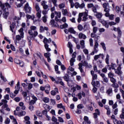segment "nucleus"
Masks as SVG:
<instances>
[{"label":"nucleus","instance_id":"nucleus-45","mask_svg":"<svg viewBox=\"0 0 124 124\" xmlns=\"http://www.w3.org/2000/svg\"><path fill=\"white\" fill-rule=\"evenodd\" d=\"M40 32H44V27L43 26L40 27Z\"/></svg>","mask_w":124,"mask_h":124},{"label":"nucleus","instance_id":"nucleus-13","mask_svg":"<svg viewBox=\"0 0 124 124\" xmlns=\"http://www.w3.org/2000/svg\"><path fill=\"white\" fill-rule=\"evenodd\" d=\"M28 33L31 35L29 38H30L31 39V38H33V32H32V30H31V29L30 30H29Z\"/></svg>","mask_w":124,"mask_h":124},{"label":"nucleus","instance_id":"nucleus-20","mask_svg":"<svg viewBox=\"0 0 124 124\" xmlns=\"http://www.w3.org/2000/svg\"><path fill=\"white\" fill-rule=\"evenodd\" d=\"M0 77L1 80H2L4 82H6V81H7V80L6 79V78L2 76V74L1 73H0Z\"/></svg>","mask_w":124,"mask_h":124},{"label":"nucleus","instance_id":"nucleus-4","mask_svg":"<svg viewBox=\"0 0 124 124\" xmlns=\"http://www.w3.org/2000/svg\"><path fill=\"white\" fill-rule=\"evenodd\" d=\"M91 84L93 87H99V86H100V83H99V81H97L95 82V81L92 80Z\"/></svg>","mask_w":124,"mask_h":124},{"label":"nucleus","instance_id":"nucleus-30","mask_svg":"<svg viewBox=\"0 0 124 124\" xmlns=\"http://www.w3.org/2000/svg\"><path fill=\"white\" fill-rule=\"evenodd\" d=\"M24 123H26V122L28 121H30V116H26L24 117Z\"/></svg>","mask_w":124,"mask_h":124},{"label":"nucleus","instance_id":"nucleus-29","mask_svg":"<svg viewBox=\"0 0 124 124\" xmlns=\"http://www.w3.org/2000/svg\"><path fill=\"white\" fill-rule=\"evenodd\" d=\"M55 23H56V22L55 21V20H54V19H52L50 21V24L51 25H52V26H54V27H57V25H55Z\"/></svg>","mask_w":124,"mask_h":124},{"label":"nucleus","instance_id":"nucleus-56","mask_svg":"<svg viewBox=\"0 0 124 124\" xmlns=\"http://www.w3.org/2000/svg\"><path fill=\"white\" fill-rule=\"evenodd\" d=\"M98 47V42H95V44L94 46V49H96Z\"/></svg>","mask_w":124,"mask_h":124},{"label":"nucleus","instance_id":"nucleus-11","mask_svg":"<svg viewBox=\"0 0 124 124\" xmlns=\"http://www.w3.org/2000/svg\"><path fill=\"white\" fill-rule=\"evenodd\" d=\"M9 15V12H6V11L3 14V18L4 19H6V20L7 19V17H8V16Z\"/></svg>","mask_w":124,"mask_h":124},{"label":"nucleus","instance_id":"nucleus-57","mask_svg":"<svg viewBox=\"0 0 124 124\" xmlns=\"http://www.w3.org/2000/svg\"><path fill=\"white\" fill-rule=\"evenodd\" d=\"M10 97H11L12 98H13L14 97H15V96H16V94L13 93H10Z\"/></svg>","mask_w":124,"mask_h":124},{"label":"nucleus","instance_id":"nucleus-43","mask_svg":"<svg viewBox=\"0 0 124 124\" xmlns=\"http://www.w3.org/2000/svg\"><path fill=\"white\" fill-rule=\"evenodd\" d=\"M28 84H29L28 87V90H31V89H32V84H31V83H30Z\"/></svg>","mask_w":124,"mask_h":124},{"label":"nucleus","instance_id":"nucleus-19","mask_svg":"<svg viewBox=\"0 0 124 124\" xmlns=\"http://www.w3.org/2000/svg\"><path fill=\"white\" fill-rule=\"evenodd\" d=\"M43 101H44L45 103H48L49 101H50V99H49L48 97H44L43 99Z\"/></svg>","mask_w":124,"mask_h":124},{"label":"nucleus","instance_id":"nucleus-35","mask_svg":"<svg viewBox=\"0 0 124 124\" xmlns=\"http://www.w3.org/2000/svg\"><path fill=\"white\" fill-rule=\"evenodd\" d=\"M113 123H114V124H122V121H119L117 120V119H115V121H113Z\"/></svg>","mask_w":124,"mask_h":124},{"label":"nucleus","instance_id":"nucleus-58","mask_svg":"<svg viewBox=\"0 0 124 124\" xmlns=\"http://www.w3.org/2000/svg\"><path fill=\"white\" fill-rule=\"evenodd\" d=\"M50 93L51 94V95H56V94H57V93L55 91H54V90H52L51 91Z\"/></svg>","mask_w":124,"mask_h":124},{"label":"nucleus","instance_id":"nucleus-54","mask_svg":"<svg viewBox=\"0 0 124 124\" xmlns=\"http://www.w3.org/2000/svg\"><path fill=\"white\" fill-rule=\"evenodd\" d=\"M16 40H18V41H20V40H21V36H20V35H17L16 36Z\"/></svg>","mask_w":124,"mask_h":124},{"label":"nucleus","instance_id":"nucleus-62","mask_svg":"<svg viewBox=\"0 0 124 124\" xmlns=\"http://www.w3.org/2000/svg\"><path fill=\"white\" fill-rule=\"evenodd\" d=\"M30 29L31 31H35L36 30V27L32 26L30 27Z\"/></svg>","mask_w":124,"mask_h":124},{"label":"nucleus","instance_id":"nucleus-3","mask_svg":"<svg viewBox=\"0 0 124 124\" xmlns=\"http://www.w3.org/2000/svg\"><path fill=\"white\" fill-rule=\"evenodd\" d=\"M15 89L16 90L14 91V93H15V94H18L19 91H20V81H18L17 82L16 86H15Z\"/></svg>","mask_w":124,"mask_h":124},{"label":"nucleus","instance_id":"nucleus-25","mask_svg":"<svg viewBox=\"0 0 124 124\" xmlns=\"http://www.w3.org/2000/svg\"><path fill=\"white\" fill-rule=\"evenodd\" d=\"M78 31H83V26H82V25L81 24H79L78 26Z\"/></svg>","mask_w":124,"mask_h":124},{"label":"nucleus","instance_id":"nucleus-1","mask_svg":"<svg viewBox=\"0 0 124 124\" xmlns=\"http://www.w3.org/2000/svg\"><path fill=\"white\" fill-rule=\"evenodd\" d=\"M43 42L45 44V47L46 50L47 52H50L51 51V48H49V45L47 44V43H51L52 42V40H51V38H49L48 40L45 38L44 39Z\"/></svg>","mask_w":124,"mask_h":124},{"label":"nucleus","instance_id":"nucleus-31","mask_svg":"<svg viewBox=\"0 0 124 124\" xmlns=\"http://www.w3.org/2000/svg\"><path fill=\"white\" fill-rule=\"evenodd\" d=\"M100 37L99 36H98L97 35H95L94 37V40L95 42H98V38Z\"/></svg>","mask_w":124,"mask_h":124},{"label":"nucleus","instance_id":"nucleus-9","mask_svg":"<svg viewBox=\"0 0 124 124\" xmlns=\"http://www.w3.org/2000/svg\"><path fill=\"white\" fill-rule=\"evenodd\" d=\"M13 29H15V23L12 22L10 25V30L12 32H13Z\"/></svg>","mask_w":124,"mask_h":124},{"label":"nucleus","instance_id":"nucleus-47","mask_svg":"<svg viewBox=\"0 0 124 124\" xmlns=\"http://www.w3.org/2000/svg\"><path fill=\"white\" fill-rule=\"evenodd\" d=\"M58 121L60 122V123H64L63 119H62V117H58Z\"/></svg>","mask_w":124,"mask_h":124},{"label":"nucleus","instance_id":"nucleus-21","mask_svg":"<svg viewBox=\"0 0 124 124\" xmlns=\"http://www.w3.org/2000/svg\"><path fill=\"white\" fill-rule=\"evenodd\" d=\"M62 13L63 16H65L66 15V14H67V10L62 9Z\"/></svg>","mask_w":124,"mask_h":124},{"label":"nucleus","instance_id":"nucleus-55","mask_svg":"<svg viewBox=\"0 0 124 124\" xmlns=\"http://www.w3.org/2000/svg\"><path fill=\"white\" fill-rule=\"evenodd\" d=\"M10 46H11V50H12V51H16V48H15V47L13 46V45L11 44Z\"/></svg>","mask_w":124,"mask_h":124},{"label":"nucleus","instance_id":"nucleus-40","mask_svg":"<svg viewBox=\"0 0 124 124\" xmlns=\"http://www.w3.org/2000/svg\"><path fill=\"white\" fill-rule=\"evenodd\" d=\"M36 16L38 19H40L41 18V11H40V13H37Z\"/></svg>","mask_w":124,"mask_h":124},{"label":"nucleus","instance_id":"nucleus-49","mask_svg":"<svg viewBox=\"0 0 124 124\" xmlns=\"http://www.w3.org/2000/svg\"><path fill=\"white\" fill-rule=\"evenodd\" d=\"M93 33H96V31H97V27H94L93 29Z\"/></svg>","mask_w":124,"mask_h":124},{"label":"nucleus","instance_id":"nucleus-52","mask_svg":"<svg viewBox=\"0 0 124 124\" xmlns=\"http://www.w3.org/2000/svg\"><path fill=\"white\" fill-rule=\"evenodd\" d=\"M61 67L62 70L64 71L65 70V69H66V67H65V66L63 64H62L61 65Z\"/></svg>","mask_w":124,"mask_h":124},{"label":"nucleus","instance_id":"nucleus-5","mask_svg":"<svg viewBox=\"0 0 124 124\" xmlns=\"http://www.w3.org/2000/svg\"><path fill=\"white\" fill-rule=\"evenodd\" d=\"M95 112H95L93 113V116H94V119H97V115L98 116H100V111H99V109H96L95 110Z\"/></svg>","mask_w":124,"mask_h":124},{"label":"nucleus","instance_id":"nucleus-24","mask_svg":"<svg viewBox=\"0 0 124 124\" xmlns=\"http://www.w3.org/2000/svg\"><path fill=\"white\" fill-rule=\"evenodd\" d=\"M96 17L98 19H100V18H101V17H102V14L101 13H98V14L97 15H96Z\"/></svg>","mask_w":124,"mask_h":124},{"label":"nucleus","instance_id":"nucleus-38","mask_svg":"<svg viewBox=\"0 0 124 124\" xmlns=\"http://www.w3.org/2000/svg\"><path fill=\"white\" fill-rule=\"evenodd\" d=\"M19 32H21V35H24V29L23 28H21L19 30H18Z\"/></svg>","mask_w":124,"mask_h":124},{"label":"nucleus","instance_id":"nucleus-51","mask_svg":"<svg viewBox=\"0 0 124 124\" xmlns=\"http://www.w3.org/2000/svg\"><path fill=\"white\" fill-rule=\"evenodd\" d=\"M117 23L116 22H114L113 21L112 22H109L108 23V25H109V26H115V25H116Z\"/></svg>","mask_w":124,"mask_h":124},{"label":"nucleus","instance_id":"nucleus-50","mask_svg":"<svg viewBox=\"0 0 124 124\" xmlns=\"http://www.w3.org/2000/svg\"><path fill=\"white\" fill-rule=\"evenodd\" d=\"M92 77H93L92 80H93V81H94V80H96V79H97V75H96V74H95V75L92 76Z\"/></svg>","mask_w":124,"mask_h":124},{"label":"nucleus","instance_id":"nucleus-32","mask_svg":"<svg viewBox=\"0 0 124 124\" xmlns=\"http://www.w3.org/2000/svg\"><path fill=\"white\" fill-rule=\"evenodd\" d=\"M87 108L89 110H90V111H93V106H92L91 105H89L88 106H87Z\"/></svg>","mask_w":124,"mask_h":124},{"label":"nucleus","instance_id":"nucleus-2","mask_svg":"<svg viewBox=\"0 0 124 124\" xmlns=\"http://www.w3.org/2000/svg\"><path fill=\"white\" fill-rule=\"evenodd\" d=\"M24 10L26 14H31V7H29L28 2L26 3V4H25L24 6Z\"/></svg>","mask_w":124,"mask_h":124},{"label":"nucleus","instance_id":"nucleus-18","mask_svg":"<svg viewBox=\"0 0 124 124\" xmlns=\"http://www.w3.org/2000/svg\"><path fill=\"white\" fill-rule=\"evenodd\" d=\"M115 72L116 74H118V75L120 76V77H121V75H122V74H123V72L122 71H119L117 69H115Z\"/></svg>","mask_w":124,"mask_h":124},{"label":"nucleus","instance_id":"nucleus-60","mask_svg":"<svg viewBox=\"0 0 124 124\" xmlns=\"http://www.w3.org/2000/svg\"><path fill=\"white\" fill-rule=\"evenodd\" d=\"M35 102H36L35 101H34L33 100H31L30 102V105H33V104H34V103H35Z\"/></svg>","mask_w":124,"mask_h":124},{"label":"nucleus","instance_id":"nucleus-7","mask_svg":"<svg viewBox=\"0 0 124 124\" xmlns=\"http://www.w3.org/2000/svg\"><path fill=\"white\" fill-rule=\"evenodd\" d=\"M0 7H1L2 10H3V11L5 12L6 11V8H5V5L4 3H2L1 2V1L0 0Z\"/></svg>","mask_w":124,"mask_h":124},{"label":"nucleus","instance_id":"nucleus-36","mask_svg":"<svg viewBox=\"0 0 124 124\" xmlns=\"http://www.w3.org/2000/svg\"><path fill=\"white\" fill-rule=\"evenodd\" d=\"M45 89H46V90H51V86H50V85L46 84L45 86Z\"/></svg>","mask_w":124,"mask_h":124},{"label":"nucleus","instance_id":"nucleus-22","mask_svg":"<svg viewBox=\"0 0 124 124\" xmlns=\"http://www.w3.org/2000/svg\"><path fill=\"white\" fill-rule=\"evenodd\" d=\"M44 56L45 58H50V57H51V53H50L49 52L45 53H44Z\"/></svg>","mask_w":124,"mask_h":124},{"label":"nucleus","instance_id":"nucleus-14","mask_svg":"<svg viewBox=\"0 0 124 124\" xmlns=\"http://www.w3.org/2000/svg\"><path fill=\"white\" fill-rule=\"evenodd\" d=\"M69 32H70V33H73L74 34H76V31H75V30H74L73 28L70 27L69 29Z\"/></svg>","mask_w":124,"mask_h":124},{"label":"nucleus","instance_id":"nucleus-46","mask_svg":"<svg viewBox=\"0 0 124 124\" xmlns=\"http://www.w3.org/2000/svg\"><path fill=\"white\" fill-rule=\"evenodd\" d=\"M108 76L109 78H112L113 77H114V74H113L112 72H109L108 74Z\"/></svg>","mask_w":124,"mask_h":124},{"label":"nucleus","instance_id":"nucleus-33","mask_svg":"<svg viewBox=\"0 0 124 124\" xmlns=\"http://www.w3.org/2000/svg\"><path fill=\"white\" fill-rule=\"evenodd\" d=\"M14 100H15V101H16V102H19V101L21 100V98L19 97H16L14 98Z\"/></svg>","mask_w":124,"mask_h":124},{"label":"nucleus","instance_id":"nucleus-12","mask_svg":"<svg viewBox=\"0 0 124 124\" xmlns=\"http://www.w3.org/2000/svg\"><path fill=\"white\" fill-rule=\"evenodd\" d=\"M117 31L118 34L117 38H121V37L122 36V31H121V28H120V27H118L117 28Z\"/></svg>","mask_w":124,"mask_h":124},{"label":"nucleus","instance_id":"nucleus-26","mask_svg":"<svg viewBox=\"0 0 124 124\" xmlns=\"http://www.w3.org/2000/svg\"><path fill=\"white\" fill-rule=\"evenodd\" d=\"M111 87L113 88H115L116 89H118V88H119V85L115 82L111 85Z\"/></svg>","mask_w":124,"mask_h":124},{"label":"nucleus","instance_id":"nucleus-63","mask_svg":"<svg viewBox=\"0 0 124 124\" xmlns=\"http://www.w3.org/2000/svg\"><path fill=\"white\" fill-rule=\"evenodd\" d=\"M109 20H114V15H109L108 16Z\"/></svg>","mask_w":124,"mask_h":124},{"label":"nucleus","instance_id":"nucleus-42","mask_svg":"<svg viewBox=\"0 0 124 124\" xmlns=\"http://www.w3.org/2000/svg\"><path fill=\"white\" fill-rule=\"evenodd\" d=\"M78 109H83L84 107L83 106V104H79L77 106Z\"/></svg>","mask_w":124,"mask_h":124},{"label":"nucleus","instance_id":"nucleus-6","mask_svg":"<svg viewBox=\"0 0 124 124\" xmlns=\"http://www.w3.org/2000/svg\"><path fill=\"white\" fill-rule=\"evenodd\" d=\"M78 38L80 39H82V38H83V39H86V38H87V36L85 34H83V33L80 32L78 34Z\"/></svg>","mask_w":124,"mask_h":124},{"label":"nucleus","instance_id":"nucleus-15","mask_svg":"<svg viewBox=\"0 0 124 124\" xmlns=\"http://www.w3.org/2000/svg\"><path fill=\"white\" fill-rule=\"evenodd\" d=\"M68 27V24L67 23H64L63 25H60V29L61 30H63V29H65V28H67Z\"/></svg>","mask_w":124,"mask_h":124},{"label":"nucleus","instance_id":"nucleus-34","mask_svg":"<svg viewBox=\"0 0 124 124\" xmlns=\"http://www.w3.org/2000/svg\"><path fill=\"white\" fill-rule=\"evenodd\" d=\"M107 93L108 94H110V93H113V91L112 90V88L109 87L108 90L107 91Z\"/></svg>","mask_w":124,"mask_h":124},{"label":"nucleus","instance_id":"nucleus-8","mask_svg":"<svg viewBox=\"0 0 124 124\" xmlns=\"http://www.w3.org/2000/svg\"><path fill=\"white\" fill-rule=\"evenodd\" d=\"M51 120L52 122H54V123H52V124H60V123L58 122V119L54 116L52 117Z\"/></svg>","mask_w":124,"mask_h":124},{"label":"nucleus","instance_id":"nucleus-27","mask_svg":"<svg viewBox=\"0 0 124 124\" xmlns=\"http://www.w3.org/2000/svg\"><path fill=\"white\" fill-rule=\"evenodd\" d=\"M106 62L107 64H109V54L106 55Z\"/></svg>","mask_w":124,"mask_h":124},{"label":"nucleus","instance_id":"nucleus-23","mask_svg":"<svg viewBox=\"0 0 124 124\" xmlns=\"http://www.w3.org/2000/svg\"><path fill=\"white\" fill-rule=\"evenodd\" d=\"M110 82H111V83H112L113 84H115V83H116L117 80L115 79V78H114V77L111 78L110 79Z\"/></svg>","mask_w":124,"mask_h":124},{"label":"nucleus","instance_id":"nucleus-44","mask_svg":"<svg viewBox=\"0 0 124 124\" xmlns=\"http://www.w3.org/2000/svg\"><path fill=\"white\" fill-rule=\"evenodd\" d=\"M99 58H100V54L97 55H95V56L94 57V60L95 61H96V60H98V59H99Z\"/></svg>","mask_w":124,"mask_h":124},{"label":"nucleus","instance_id":"nucleus-64","mask_svg":"<svg viewBox=\"0 0 124 124\" xmlns=\"http://www.w3.org/2000/svg\"><path fill=\"white\" fill-rule=\"evenodd\" d=\"M56 63L57 64H58V65H62V62H61V61L57 60L56 61Z\"/></svg>","mask_w":124,"mask_h":124},{"label":"nucleus","instance_id":"nucleus-37","mask_svg":"<svg viewBox=\"0 0 124 124\" xmlns=\"http://www.w3.org/2000/svg\"><path fill=\"white\" fill-rule=\"evenodd\" d=\"M42 18L44 23H46L47 22V16H44Z\"/></svg>","mask_w":124,"mask_h":124},{"label":"nucleus","instance_id":"nucleus-28","mask_svg":"<svg viewBox=\"0 0 124 124\" xmlns=\"http://www.w3.org/2000/svg\"><path fill=\"white\" fill-rule=\"evenodd\" d=\"M100 45H101L103 50L106 51V46H105V43H101Z\"/></svg>","mask_w":124,"mask_h":124},{"label":"nucleus","instance_id":"nucleus-10","mask_svg":"<svg viewBox=\"0 0 124 124\" xmlns=\"http://www.w3.org/2000/svg\"><path fill=\"white\" fill-rule=\"evenodd\" d=\"M65 75L66 76H64V77H63L62 78L64 79L66 82H67V83H68V82H69V77H68L69 75L67 74H66Z\"/></svg>","mask_w":124,"mask_h":124},{"label":"nucleus","instance_id":"nucleus-16","mask_svg":"<svg viewBox=\"0 0 124 124\" xmlns=\"http://www.w3.org/2000/svg\"><path fill=\"white\" fill-rule=\"evenodd\" d=\"M80 44L81 46V49H84L85 48V41L83 40L80 41Z\"/></svg>","mask_w":124,"mask_h":124},{"label":"nucleus","instance_id":"nucleus-61","mask_svg":"<svg viewBox=\"0 0 124 124\" xmlns=\"http://www.w3.org/2000/svg\"><path fill=\"white\" fill-rule=\"evenodd\" d=\"M44 108H46V109H50V106L46 104H44Z\"/></svg>","mask_w":124,"mask_h":124},{"label":"nucleus","instance_id":"nucleus-53","mask_svg":"<svg viewBox=\"0 0 124 124\" xmlns=\"http://www.w3.org/2000/svg\"><path fill=\"white\" fill-rule=\"evenodd\" d=\"M63 107V106H62V103L59 104L57 105V108H59L60 109H62Z\"/></svg>","mask_w":124,"mask_h":124},{"label":"nucleus","instance_id":"nucleus-48","mask_svg":"<svg viewBox=\"0 0 124 124\" xmlns=\"http://www.w3.org/2000/svg\"><path fill=\"white\" fill-rule=\"evenodd\" d=\"M5 124H10V119L9 118H7V119L5 121Z\"/></svg>","mask_w":124,"mask_h":124},{"label":"nucleus","instance_id":"nucleus-41","mask_svg":"<svg viewBox=\"0 0 124 124\" xmlns=\"http://www.w3.org/2000/svg\"><path fill=\"white\" fill-rule=\"evenodd\" d=\"M20 62H21V61H20L17 59H14V62H15V63H16V64H19L20 63Z\"/></svg>","mask_w":124,"mask_h":124},{"label":"nucleus","instance_id":"nucleus-17","mask_svg":"<svg viewBox=\"0 0 124 124\" xmlns=\"http://www.w3.org/2000/svg\"><path fill=\"white\" fill-rule=\"evenodd\" d=\"M25 115H26V111L23 110L20 112H18L17 116H18V117H22V116H25Z\"/></svg>","mask_w":124,"mask_h":124},{"label":"nucleus","instance_id":"nucleus-59","mask_svg":"<svg viewBox=\"0 0 124 124\" xmlns=\"http://www.w3.org/2000/svg\"><path fill=\"white\" fill-rule=\"evenodd\" d=\"M35 9L36 11L38 12L40 10V8H39V6L37 4H36L35 5Z\"/></svg>","mask_w":124,"mask_h":124},{"label":"nucleus","instance_id":"nucleus-39","mask_svg":"<svg viewBox=\"0 0 124 124\" xmlns=\"http://www.w3.org/2000/svg\"><path fill=\"white\" fill-rule=\"evenodd\" d=\"M59 8L60 9H62V8H64V7L65 6V5L63 3H61L59 5Z\"/></svg>","mask_w":124,"mask_h":124}]
</instances>
